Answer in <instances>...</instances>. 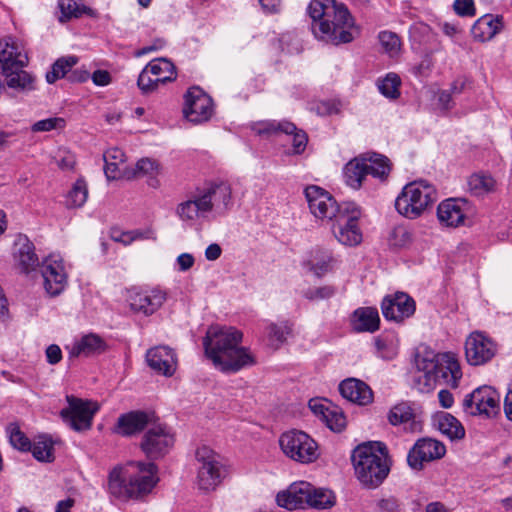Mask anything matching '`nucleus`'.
Wrapping results in <instances>:
<instances>
[{"label":"nucleus","mask_w":512,"mask_h":512,"mask_svg":"<svg viewBox=\"0 0 512 512\" xmlns=\"http://www.w3.org/2000/svg\"><path fill=\"white\" fill-rule=\"evenodd\" d=\"M305 196L311 213L331 224V231L337 241L346 246H356L362 241L358 226L360 209L353 202L338 204L321 187L312 185L305 189Z\"/></svg>","instance_id":"f257e3e1"},{"label":"nucleus","mask_w":512,"mask_h":512,"mask_svg":"<svg viewBox=\"0 0 512 512\" xmlns=\"http://www.w3.org/2000/svg\"><path fill=\"white\" fill-rule=\"evenodd\" d=\"M242 333L233 327L211 326L203 339L205 354L225 373H235L255 364L253 355L240 346Z\"/></svg>","instance_id":"f03ea898"},{"label":"nucleus","mask_w":512,"mask_h":512,"mask_svg":"<svg viewBox=\"0 0 512 512\" xmlns=\"http://www.w3.org/2000/svg\"><path fill=\"white\" fill-rule=\"evenodd\" d=\"M315 37L333 45L353 40V19L348 9L335 0H312L308 6Z\"/></svg>","instance_id":"7ed1b4c3"},{"label":"nucleus","mask_w":512,"mask_h":512,"mask_svg":"<svg viewBox=\"0 0 512 512\" xmlns=\"http://www.w3.org/2000/svg\"><path fill=\"white\" fill-rule=\"evenodd\" d=\"M157 473L153 462H130L125 469L115 467L108 476V492L123 501L143 498L157 484Z\"/></svg>","instance_id":"20e7f679"},{"label":"nucleus","mask_w":512,"mask_h":512,"mask_svg":"<svg viewBox=\"0 0 512 512\" xmlns=\"http://www.w3.org/2000/svg\"><path fill=\"white\" fill-rule=\"evenodd\" d=\"M351 461L356 478L366 488L380 486L390 472L388 450L382 442H366L352 452Z\"/></svg>","instance_id":"39448f33"},{"label":"nucleus","mask_w":512,"mask_h":512,"mask_svg":"<svg viewBox=\"0 0 512 512\" xmlns=\"http://www.w3.org/2000/svg\"><path fill=\"white\" fill-rule=\"evenodd\" d=\"M437 191L424 180L414 181L404 186L395 200L396 210L409 219H416L437 200Z\"/></svg>","instance_id":"423d86ee"},{"label":"nucleus","mask_w":512,"mask_h":512,"mask_svg":"<svg viewBox=\"0 0 512 512\" xmlns=\"http://www.w3.org/2000/svg\"><path fill=\"white\" fill-rule=\"evenodd\" d=\"M196 460L199 464L197 472V485L203 491L214 490L226 477V467L221 457L207 446L196 450Z\"/></svg>","instance_id":"0eeeda50"},{"label":"nucleus","mask_w":512,"mask_h":512,"mask_svg":"<svg viewBox=\"0 0 512 512\" xmlns=\"http://www.w3.org/2000/svg\"><path fill=\"white\" fill-rule=\"evenodd\" d=\"M283 453L300 463H310L318 458L317 443L305 432L291 430L283 433L279 439Z\"/></svg>","instance_id":"6e6552de"},{"label":"nucleus","mask_w":512,"mask_h":512,"mask_svg":"<svg viewBox=\"0 0 512 512\" xmlns=\"http://www.w3.org/2000/svg\"><path fill=\"white\" fill-rule=\"evenodd\" d=\"M174 442L170 428L158 420L144 432L140 448L148 459L158 460L169 453Z\"/></svg>","instance_id":"1a4fd4ad"},{"label":"nucleus","mask_w":512,"mask_h":512,"mask_svg":"<svg viewBox=\"0 0 512 512\" xmlns=\"http://www.w3.org/2000/svg\"><path fill=\"white\" fill-rule=\"evenodd\" d=\"M202 200V207L208 214L215 211L224 215L233 206L232 188L227 182H210L196 190Z\"/></svg>","instance_id":"9d476101"},{"label":"nucleus","mask_w":512,"mask_h":512,"mask_svg":"<svg viewBox=\"0 0 512 512\" xmlns=\"http://www.w3.org/2000/svg\"><path fill=\"white\" fill-rule=\"evenodd\" d=\"M66 400L68 407L60 412L63 421L75 431L90 429L98 407L90 401H84L73 395L66 396Z\"/></svg>","instance_id":"9b49d317"},{"label":"nucleus","mask_w":512,"mask_h":512,"mask_svg":"<svg viewBox=\"0 0 512 512\" xmlns=\"http://www.w3.org/2000/svg\"><path fill=\"white\" fill-rule=\"evenodd\" d=\"M463 407L470 415L491 417L499 411V395L492 387L482 386L465 397Z\"/></svg>","instance_id":"f8f14e48"},{"label":"nucleus","mask_w":512,"mask_h":512,"mask_svg":"<svg viewBox=\"0 0 512 512\" xmlns=\"http://www.w3.org/2000/svg\"><path fill=\"white\" fill-rule=\"evenodd\" d=\"M445 453L446 448L442 442L431 438H422L417 440L409 450L407 462L413 470L420 471L425 462L441 459Z\"/></svg>","instance_id":"ddd939ff"},{"label":"nucleus","mask_w":512,"mask_h":512,"mask_svg":"<svg viewBox=\"0 0 512 512\" xmlns=\"http://www.w3.org/2000/svg\"><path fill=\"white\" fill-rule=\"evenodd\" d=\"M158 421L153 411L134 410L121 414L114 427V432L123 437H131L146 431Z\"/></svg>","instance_id":"4468645a"},{"label":"nucleus","mask_w":512,"mask_h":512,"mask_svg":"<svg viewBox=\"0 0 512 512\" xmlns=\"http://www.w3.org/2000/svg\"><path fill=\"white\" fill-rule=\"evenodd\" d=\"M183 113L190 122L207 121L212 115V99L200 88H190L185 94Z\"/></svg>","instance_id":"2eb2a0df"},{"label":"nucleus","mask_w":512,"mask_h":512,"mask_svg":"<svg viewBox=\"0 0 512 512\" xmlns=\"http://www.w3.org/2000/svg\"><path fill=\"white\" fill-rule=\"evenodd\" d=\"M41 274L44 280V289L49 296L55 297L64 291L67 284V274L61 258L57 256L47 257L42 263Z\"/></svg>","instance_id":"dca6fc26"},{"label":"nucleus","mask_w":512,"mask_h":512,"mask_svg":"<svg viewBox=\"0 0 512 512\" xmlns=\"http://www.w3.org/2000/svg\"><path fill=\"white\" fill-rule=\"evenodd\" d=\"M496 353V344L481 332H473L465 342V355L470 365H483Z\"/></svg>","instance_id":"f3484780"},{"label":"nucleus","mask_w":512,"mask_h":512,"mask_svg":"<svg viewBox=\"0 0 512 512\" xmlns=\"http://www.w3.org/2000/svg\"><path fill=\"white\" fill-rule=\"evenodd\" d=\"M381 310L385 319L402 322L414 314L415 301L406 293L397 292L383 298Z\"/></svg>","instance_id":"a211bd4d"},{"label":"nucleus","mask_w":512,"mask_h":512,"mask_svg":"<svg viewBox=\"0 0 512 512\" xmlns=\"http://www.w3.org/2000/svg\"><path fill=\"white\" fill-rule=\"evenodd\" d=\"M439 363V354H435L433 351H425L416 356V368L421 373L417 376L416 383L421 392H429L434 389L435 371Z\"/></svg>","instance_id":"6ab92c4d"},{"label":"nucleus","mask_w":512,"mask_h":512,"mask_svg":"<svg viewBox=\"0 0 512 512\" xmlns=\"http://www.w3.org/2000/svg\"><path fill=\"white\" fill-rule=\"evenodd\" d=\"M167 294L159 288L134 292L130 295V307L134 312L146 316L154 314L164 304Z\"/></svg>","instance_id":"aec40b11"},{"label":"nucleus","mask_w":512,"mask_h":512,"mask_svg":"<svg viewBox=\"0 0 512 512\" xmlns=\"http://www.w3.org/2000/svg\"><path fill=\"white\" fill-rule=\"evenodd\" d=\"M313 492V485L300 481L291 484L287 490L279 492L276 501L279 506L288 510L305 508L308 505L310 493Z\"/></svg>","instance_id":"412c9836"},{"label":"nucleus","mask_w":512,"mask_h":512,"mask_svg":"<svg viewBox=\"0 0 512 512\" xmlns=\"http://www.w3.org/2000/svg\"><path fill=\"white\" fill-rule=\"evenodd\" d=\"M146 360L151 369L165 376H172L176 370L177 360L173 350L167 346H156L146 353Z\"/></svg>","instance_id":"4be33fe9"},{"label":"nucleus","mask_w":512,"mask_h":512,"mask_svg":"<svg viewBox=\"0 0 512 512\" xmlns=\"http://www.w3.org/2000/svg\"><path fill=\"white\" fill-rule=\"evenodd\" d=\"M28 57L11 38L0 40V71L2 73L25 67Z\"/></svg>","instance_id":"5701e85b"},{"label":"nucleus","mask_w":512,"mask_h":512,"mask_svg":"<svg viewBox=\"0 0 512 512\" xmlns=\"http://www.w3.org/2000/svg\"><path fill=\"white\" fill-rule=\"evenodd\" d=\"M463 199L450 198L442 201L437 208V218L446 227H458L465 219Z\"/></svg>","instance_id":"b1692460"},{"label":"nucleus","mask_w":512,"mask_h":512,"mask_svg":"<svg viewBox=\"0 0 512 512\" xmlns=\"http://www.w3.org/2000/svg\"><path fill=\"white\" fill-rule=\"evenodd\" d=\"M339 391L344 398L358 405H367L373 401L371 388L356 378L343 380L339 385Z\"/></svg>","instance_id":"393cba45"},{"label":"nucleus","mask_w":512,"mask_h":512,"mask_svg":"<svg viewBox=\"0 0 512 512\" xmlns=\"http://www.w3.org/2000/svg\"><path fill=\"white\" fill-rule=\"evenodd\" d=\"M440 363L435 371V384L443 381L452 387L458 386V381L462 376L460 365L451 353L439 354Z\"/></svg>","instance_id":"a878e982"},{"label":"nucleus","mask_w":512,"mask_h":512,"mask_svg":"<svg viewBox=\"0 0 512 512\" xmlns=\"http://www.w3.org/2000/svg\"><path fill=\"white\" fill-rule=\"evenodd\" d=\"M14 257L17 266L23 273H29L39 266V259L35 254V247L26 237L19 238L15 243Z\"/></svg>","instance_id":"bb28decb"},{"label":"nucleus","mask_w":512,"mask_h":512,"mask_svg":"<svg viewBox=\"0 0 512 512\" xmlns=\"http://www.w3.org/2000/svg\"><path fill=\"white\" fill-rule=\"evenodd\" d=\"M351 324L357 332L373 333L379 329L380 317L375 307H360L356 309L351 318Z\"/></svg>","instance_id":"cd10ccee"},{"label":"nucleus","mask_w":512,"mask_h":512,"mask_svg":"<svg viewBox=\"0 0 512 512\" xmlns=\"http://www.w3.org/2000/svg\"><path fill=\"white\" fill-rule=\"evenodd\" d=\"M107 348V344L99 335L90 333L84 335L77 341L70 351V355L78 357L80 355L90 356L93 354H100Z\"/></svg>","instance_id":"c85d7f7f"},{"label":"nucleus","mask_w":512,"mask_h":512,"mask_svg":"<svg viewBox=\"0 0 512 512\" xmlns=\"http://www.w3.org/2000/svg\"><path fill=\"white\" fill-rule=\"evenodd\" d=\"M265 131H281L287 135H292V147L294 154L302 153L307 145L308 137L303 130H298L295 124L283 121L279 123H269Z\"/></svg>","instance_id":"c756f323"},{"label":"nucleus","mask_w":512,"mask_h":512,"mask_svg":"<svg viewBox=\"0 0 512 512\" xmlns=\"http://www.w3.org/2000/svg\"><path fill=\"white\" fill-rule=\"evenodd\" d=\"M503 29V17L484 15L476 21L473 26L472 32L475 38L481 41L492 39Z\"/></svg>","instance_id":"7c9ffc66"},{"label":"nucleus","mask_w":512,"mask_h":512,"mask_svg":"<svg viewBox=\"0 0 512 512\" xmlns=\"http://www.w3.org/2000/svg\"><path fill=\"white\" fill-rule=\"evenodd\" d=\"M104 172L108 180H116L122 177L124 171L125 154L119 148L108 149L104 155Z\"/></svg>","instance_id":"2f4dec72"},{"label":"nucleus","mask_w":512,"mask_h":512,"mask_svg":"<svg viewBox=\"0 0 512 512\" xmlns=\"http://www.w3.org/2000/svg\"><path fill=\"white\" fill-rule=\"evenodd\" d=\"M23 68L11 69L2 74L5 76L9 88L20 92H29L35 89V78Z\"/></svg>","instance_id":"473e14b6"},{"label":"nucleus","mask_w":512,"mask_h":512,"mask_svg":"<svg viewBox=\"0 0 512 512\" xmlns=\"http://www.w3.org/2000/svg\"><path fill=\"white\" fill-rule=\"evenodd\" d=\"M360 158L363 159L366 174L372 175L375 178L380 180H384L390 173V163L389 159L381 154L372 153V154H364L360 155Z\"/></svg>","instance_id":"72a5a7b5"},{"label":"nucleus","mask_w":512,"mask_h":512,"mask_svg":"<svg viewBox=\"0 0 512 512\" xmlns=\"http://www.w3.org/2000/svg\"><path fill=\"white\" fill-rule=\"evenodd\" d=\"M176 214L182 221L192 222L200 217H206L208 212L202 207V200L196 191L194 196L178 204Z\"/></svg>","instance_id":"f704fd0d"},{"label":"nucleus","mask_w":512,"mask_h":512,"mask_svg":"<svg viewBox=\"0 0 512 512\" xmlns=\"http://www.w3.org/2000/svg\"><path fill=\"white\" fill-rule=\"evenodd\" d=\"M363 159L360 156L355 157L350 160L343 169L344 180L345 183L355 189L358 190L361 188L365 177L367 176L366 170L364 166Z\"/></svg>","instance_id":"c9c22d12"},{"label":"nucleus","mask_w":512,"mask_h":512,"mask_svg":"<svg viewBox=\"0 0 512 512\" xmlns=\"http://www.w3.org/2000/svg\"><path fill=\"white\" fill-rule=\"evenodd\" d=\"M147 71L157 78L161 84L172 82L176 79V67L166 58H158L150 61L147 65Z\"/></svg>","instance_id":"e433bc0d"},{"label":"nucleus","mask_w":512,"mask_h":512,"mask_svg":"<svg viewBox=\"0 0 512 512\" xmlns=\"http://www.w3.org/2000/svg\"><path fill=\"white\" fill-rule=\"evenodd\" d=\"M438 430L451 440H460L465 436L462 424L451 414L441 413L436 417Z\"/></svg>","instance_id":"4c0bfd02"},{"label":"nucleus","mask_w":512,"mask_h":512,"mask_svg":"<svg viewBox=\"0 0 512 512\" xmlns=\"http://www.w3.org/2000/svg\"><path fill=\"white\" fill-rule=\"evenodd\" d=\"M333 257L327 250H316L307 261V267L317 277H322L331 270Z\"/></svg>","instance_id":"58836bf2"},{"label":"nucleus","mask_w":512,"mask_h":512,"mask_svg":"<svg viewBox=\"0 0 512 512\" xmlns=\"http://www.w3.org/2000/svg\"><path fill=\"white\" fill-rule=\"evenodd\" d=\"M88 198V187L84 179H78L66 195L65 205L67 208L82 207Z\"/></svg>","instance_id":"ea45409f"},{"label":"nucleus","mask_w":512,"mask_h":512,"mask_svg":"<svg viewBox=\"0 0 512 512\" xmlns=\"http://www.w3.org/2000/svg\"><path fill=\"white\" fill-rule=\"evenodd\" d=\"M389 422L396 426L400 424L410 423L411 430H414L416 423L414 421V413L408 403L402 402L395 405L389 412Z\"/></svg>","instance_id":"a19ab883"},{"label":"nucleus","mask_w":512,"mask_h":512,"mask_svg":"<svg viewBox=\"0 0 512 512\" xmlns=\"http://www.w3.org/2000/svg\"><path fill=\"white\" fill-rule=\"evenodd\" d=\"M468 187L472 194L482 196L494 190L495 180L490 175L476 173L470 176Z\"/></svg>","instance_id":"79ce46f5"},{"label":"nucleus","mask_w":512,"mask_h":512,"mask_svg":"<svg viewBox=\"0 0 512 512\" xmlns=\"http://www.w3.org/2000/svg\"><path fill=\"white\" fill-rule=\"evenodd\" d=\"M77 61L78 59L75 56L62 57L56 60L51 70L46 73L47 82L53 84L58 79L64 77Z\"/></svg>","instance_id":"37998d69"},{"label":"nucleus","mask_w":512,"mask_h":512,"mask_svg":"<svg viewBox=\"0 0 512 512\" xmlns=\"http://www.w3.org/2000/svg\"><path fill=\"white\" fill-rule=\"evenodd\" d=\"M375 348L379 357L384 360H392L398 353V345L395 336L381 335L375 339Z\"/></svg>","instance_id":"c03bdc74"},{"label":"nucleus","mask_w":512,"mask_h":512,"mask_svg":"<svg viewBox=\"0 0 512 512\" xmlns=\"http://www.w3.org/2000/svg\"><path fill=\"white\" fill-rule=\"evenodd\" d=\"M310 498L307 506L315 509H327L335 504L333 493L327 489L315 488L313 486V492L310 493Z\"/></svg>","instance_id":"a18cd8bd"},{"label":"nucleus","mask_w":512,"mask_h":512,"mask_svg":"<svg viewBox=\"0 0 512 512\" xmlns=\"http://www.w3.org/2000/svg\"><path fill=\"white\" fill-rule=\"evenodd\" d=\"M401 85L400 77L395 73H388L386 77L378 84L382 95L390 99H397L400 95L399 87Z\"/></svg>","instance_id":"49530a36"},{"label":"nucleus","mask_w":512,"mask_h":512,"mask_svg":"<svg viewBox=\"0 0 512 512\" xmlns=\"http://www.w3.org/2000/svg\"><path fill=\"white\" fill-rule=\"evenodd\" d=\"M33 456L39 461L51 462L53 460V442L47 437L40 438L39 441L31 444Z\"/></svg>","instance_id":"de8ad7c7"},{"label":"nucleus","mask_w":512,"mask_h":512,"mask_svg":"<svg viewBox=\"0 0 512 512\" xmlns=\"http://www.w3.org/2000/svg\"><path fill=\"white\" fill-rule=\"evenodd\" d=\"M378 38L382 49L390 57H395L399 54L401 42L397 34L390 31H383L379 34Z\"/></svg>","instance_id":"09e8293b"},{"label":"nucleus","mask_w":512,"mask_h":512,"mask_svg":"<svg viewBox=\"0 0 512 512\" xmlns=\"http://www.w3.org/2000/svg\"><path fill=\"white\" fill-rule=\"evenodd\" d=\"M9 441L11 445L21 451H30L31 442L29 438L20 430L19 426L11 423L7 427Z\"/></svg>","instance_id":"8fccbe9b"},{"label":"nucleus","mask_w":512,"mask_h":512,"mask_svg":"<svg viewBox=\"0 0 512 512\" xmlns=\"http://www.w3.org/2000/svg\"><path fill=\"white\" fill-rule=\"evenodd\" d=\"M388 241L395 248H403L412 242V233L406 227L397 226L391 231Z\"/></svg>","instance_id":"3c124183"},{"label":"nucleus","mask_w":512,"mask_h":512,"mask_svg":"<svg viewBox=\"0 0 512 512\" xmlns=\"http://www.w3.org/2000/svg\"><path fill=\"white\" fill-rule=\"evenodd\" d=\"M323 421L327 427L335 432H341L346 426V418L337 406H333L330 409V412L327 413Z\"/></svg>","instance_id":"603ef678"},{"label":"nucleus","mask_w":512,"mask_h":512,"mask_svg":"<svg viewBox=\"0 0 512 512\" xmlns=\"http://www.w3.org/2000/svg\"><path fill=\"white\" fill-rule=\"evenodd\" d=\"M58 8L61 12L60 22H66L72 18L80 17V5L76 0H59Z\"/></svg>","instance_id":"864d4df0"},{"label":"nucleus","mask_w":512,"mask_h":512,"mask_svg":"<svg viewBox=\"0 0 512 512\" xmlns=\"http://www.w3.org/2000/svg\"><path fill=\"white\" fill-rule=\"evenodd\" d=\"M402 505L393 495H383L375 502V512H401Z\"/></svg>","instance_id":"5fc2aeb1"},{"label":"nucleus","mask_w":512,"mask_h":512,"mask_svg":"<svg viewBox=\"0 0 512 512\" xmlns=\"http://www.w3.org/2000/svg\"><path fill=\"white\" fill-rule=\"evenodd\" d=\"M159 84H161L160 81L155 77L152 78L151 73L147 71V66H145L137 80V85L142 93L149 94L154 92L158 88Z\"/></svg>","instance_id":"6e6d98bb"},{"label":"nucleus","mask_w":512,"mask_h":512,"mask_svg":"<svg viewBox=\"0 0 512 512\" xmlns=\"http://www.w3.org/2000/svg\"><path fill=\"white\" fill-rule=\"evenodd\" d=\"M65 126V120L60 117H52L35 122L31 129L33 132H48L55 129H62Z\"/></svg>","instance_id":"4d7b16f0"},{"label":"nucleus","mask_w":512,"mask_h":512,"mask_svg":"<svg viewBox=\"0 0 512 512\" xmlns=\"http://www.w3.org/2000/svg\"><path fill=\"white\" fill-rule=\"evenodd\" d=\"M267 330L270 340L276 341L277 343H283L286 340V336L291 332V328L287 323L280 325L271 323Z\"/></svg>","instance_id":"13d9d810"},{"label":"nucleus","mask_w":512,"mask_h":512,"mask_svg":"<svg viewBox=\"0 0 512 512\" xmlns=\"http://www.w3.org/2000/svg\"><path fill=\"white\" fill-rule=\"evenodd\" d=\"M335 293L333 286H323L318 288H309L305 291L304 296L308 300H321L332 297Z\"/></svg>","instance_id":"bf43d9fd"},{"label":"nucleus","mask_w":512,"mask_h":512,"mask_svg":"<svg viewBox=\"0 0 512 512\" xmlns=\"http://www.w3.org/2000/svg\"><path fill=\"white\" fill-rule=\"evenodd\" d=\"M158 170V163L149 158H142L136 163L135 175H153Z\"/></svg>","instance_id":"052dcab7"},{"label":"nucleus","mask_w":512,"mask_h":512,"mask_svg":"<svg viewBox=\"0 0 512 512\" xmlns=\"http://www.w3.org/2000/svg\"><path fill=\"white\" fill-rule=\"evenodd\" d=\"M333 407L330 403L325 402L323 399H311L309 401V408L310 410L316 415L321 418V420L325 419V416L328 412H330V409Z\"/></svg>","instance_id":"680f3d73"},{"label":"nucleus","mask_w":512,"mask_h":512,"mask_svg":"<svg viewBox=\"0 0 512 512\" xmlns=\"http://www.w3.org/2000/svg\"><path fill=\"white\" fill-rule=\"evenodd\" d=\"M453 7L460 16H473L475 14L473 0H455Z\"/></svg>","instance_id":"e2e57ef3"},{"label":"nucleus","mask_w":512,"mask_h":512,"mask_svg":"<svg viewBox=\"0 0 512 512\" xmlns=\"http://www.w3.org/2000/svg\"><path fill=\"white\" fill-rule=\"evenodd\" d=\"M56 162L61 169L71 170L75 165V156L68 151H59Z\"/></svg>","instance_id":"0e129e2a"},{"label":"nucleus","mask_w":512,"mask_h":512,"mask_svg":"<svg viewBox=\"0 0 512 512\" xmlns=\"http://www.w3.org/2000/svg\"><path fill=\"white\" fill-rule=\"evenodd\" d=\"M47 362L51 365L59 363L62 359V352L58 345L51 344L46 349Z\"/></svg>","instance_id":"69168bd1"},{"label":"nucleus","mask_w":512,"mask_h":512,"mask_svg":"<svg viewBox=\"0 0 512 512\" xmlns=\"http://www.w3.org/2000/svg\"><path fill=\"white\" fill-rule=\"evenodd\" d=\"M179 271L185 272L191 269L194 265L195 259L190 253H182L176 259Z\"/></svg>","instance_id":"338daca9"},{"label":"nucleus","mask_w":512,"mask_h":512,"mask_svg":"<svg viewBox=\"0 0 512 512\" xmlns=\"http://www.w3.org/2000/svg\"><path fill=\"white\" fill-rule=\"evenodd\" d=\"M92 81L97 86H106L111 82V75L106 70H96L92 74Z\"/></svg>","instance_id":"774afa93"}]
</instances>
